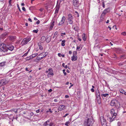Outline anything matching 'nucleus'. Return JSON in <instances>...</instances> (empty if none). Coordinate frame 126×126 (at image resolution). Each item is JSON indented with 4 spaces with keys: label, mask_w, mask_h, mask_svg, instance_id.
Masks as SVG:
<instances>
[{
    "label": "nucleus",
    "mask_w": 126,
    "mask_h": 126,
    "mask_svg": "<svg viewBox=\"0 0 126 126\" xmlns=\"http://www.w3.org/2000/svg\"><path fill=\"white\" fill-rule=\"evenodd\" d=\"M70 122L69 121H67V122H66L65 124V125H66V126H68V124H69Z\"/></svg>",
    "instance_id": "37998d69"
},
{
    "label": "nucleus",
    "mask_w": 126,
    "mask_h": 126,
    "mask_svg": "<svg viewBox=\"0 0 126 126\" xmlns=\"http://www.w3.org/2000/svg\"><path fill=\"white\" fill-rule=\"evenodd\" d=\"M34 8L35 7L34 6H31L29 7V9L30 10H32L34 9Z\"/></svg>",
    "instance_id": "58836bf2"
},
{
    "label": "nucleus",
    "mask_w": 126,
    "mask_h": 126,
    "mask_svg": "<svg viewBox=\"0 0 126 126\" xmlns=\"http://www.w3.org/2000/svg\"><path fill=\"white\" fill-rule=\"evenodd\" d=\"M28 54V53L27 52L25 53L24 55H23V56H26Z\"/></svg>",
    "instance_id": "13d9d810"
},
{
    "label": "nucleus",
    "mask_w": 126,
    "mask_h": 126,
    "mask_svg": "<svg viewBox=\"0 0 126 126\" xmlns=\"http://www.w3.org/2000/svg\"><path fill=\"white\" fill-rule=\"evenodd\" d=\"M119 65L120 66L122 65H123V63H119Z\"/></svg>",
    "instance_id": "774afa93"
},
{
    "label": "nucleus",
    "mask_w": 126,
    "mask_h": 126,
    "mask_svg": "<svg viewBox=\"0 0 126 126\" xmlns=\"http://www.w3.org/2000/svg\"><path fill=\"white\" fill-rule=\"evenodd\" d=\"M73 17L72 16L71 14H69L68 15V17L67 18L68 20H73Z\"/></svg>",
    "instance_id": "f3484780"
},
{
    "label": "nucleus",
    "mask_w": 126,
    "mask_h": 126,
    "mask_svg": "<svg viewBox=\"0 0 126 126\" xmlns=\"http://www.w3.org/2000/svg\"><path fill=\"white\" fill-rule=\"evenodd\" d=\"M75 13L77 14V17H79V14L78 13L77 11H76L75 12Z\"/></svg>",
    "instance_id": "09e8293b"
},
{
    "label": "nucleus",
    "mask_w": 126,
    "mask_h": 126,
    "mask_svg": "<svg viewBox=\"0 0 126 126\" xmlns=\"http://www.w3.org/2000/svg\"><path fill=\"white\" fill-rule=\"evenodd\" d=\"M82 48H81L80 46H77V50L79 51H80L81 49Z\"/></svg>",
    "instance_id": "f704fd0d"
},
{
    "label": "nucleus",
    "mask_w": 126,
    "mask_h": 126,
    "mask_svg": "<svg viewBox=\"0 0 126 126\" xmlns=\"http://www.w3.org/2000/svg\"><path fill=\"white\" fill-rule=\"evenodd\" d=\"M95 94L96 96V97L97 98L98 97H100V94L99 92L98 89L96 90V93Z\"/></svg>",
    "instance_id": "dca6fc26"
},
{
    "label": "nucleus",
    "mask_w": 126,
    "mask_h": 126,
    "mask_svg": "<svg viewBox=\"0 0 126 126\" xmlns=\"http://www.w3.org/2000/svg\"><path fill=\"white\" fill-rule=\"evenodd\" d=\"M65 106L63 105H61L59 106L58 110L59 111H62L63 110H64L65 109Z\"/></svg>",
    "instance_id": "f8f14e48"
},
{
    "label": "nucleus",
    "mask_w": 126,
    "mask_h": 126,
    "mask_svg": "<svg viewBox=\"0 0 126 126\" xmlns=\"http://www.w3.org/2000/svg\"><path fill=\"white\" fill-rule=\"evenodd\" d=\"M16 37L15 36H9V39L10 41H14L16 39Z\"/></svg>",
    "instance_id": "2eb2a0df"
},
{
    "label": "nucleus",
    "mask_w": 126,
    "mask_h": 126,
    "mask_svg": "<svg viewBox=\"0 0 126 126\" xmlns=\"http://www.w3.org/2000/svg\"><path fill=\"white\" fill-rule=\"evenodd\" d=\"M109 95V94H102L101 95L103 96L104 97H106Z\"/></svg>",
    "instance_id": "2f4dec72"
},
{
    "label": "nucleus",
    "mask_w": 126,
    "mask_h": 126,
    "mask_svg": "<svg viewBox=\"0 0 126 126\" xmlns=\"http://www.w3.org/2000/svg\"><path fill=\"white\" fill-rule=\"evenodd\" d=\"M58 33V32H56L54 33V36H56L57 35V34Z\"/></svg>",
    "instance_id": "49530a36"
},
{
    "label": "nucleus",
    "mask_w": 126,
    "mask_h": 126,
    "mask_svg": "<svg viewBox=\"0 0 126 126\" xmlns=\"http://www.w3.org/2000/svg\"><path fill=\"white\" fill-rule=\"evenodd\" d=\"M38 45L39 47V49L41 50H42L43 49V47L41 45V43H38Z\"/></svg>",
    "instance_id": "5701e85b"
},
{
    "label": "nucleus",
    "mask_w": 126,
    "mask_h": 126,
    "mask_svg": "<svg viewBox=\"0 0 126 126\" xmlns=\"http://www.w3.org/2000/svg\"><path fill=\"white\" fill-rule=\"evenodd\" d=\"M94 123L93 118L89 117L84 123V126H92Z\"/></svg>",
    "instance_id": "f257e3e1"
},
{
    "label": "nucleus",
    "mask_w": 126,
    "mask_h": 126,
    "mask_svg": "<svg viewBox=\"0 0 126 126\" xmlns=\"http://www.w3.org/2000/svg\"><path fill=\"white\" fill-rule=\"evenodd\" d=\"M121 34L123 35H126V32H123L121 33Z\"/></svg>",
    "instance_id": "ea45409f"
},
{
    "label": "nucleus",
    "mask_w": 126,
    "mask_h": 126,
    "mask_svg": "<svg viewBox=\"0 0 126 126\" xmlns=\"http://www.w3.org/2000/svg\"><path fill=\"white\" fill-rule=\"evenodd\" d=\"M6 62H2L0 63V66H4L6 63Z\"/></svg>",
    "instance_id": "b1692460"
},
{
    "label": "nucleus",
    "mask_w": 126,
    "mask_h": 126,
    "mask_svg": "<svg viewBox=\"0 0 126 126\" xmlns=\"http://www.w3.org/2000/svg\"><path fill=\"white\" fill-rule=\"evenodd\" d=\"M100 120L102 126H107L106 121L103 116L100 117Z\"/></svg>",
    "instance_id": "f03ea898"
},
{
    "label": "nucleus",
    "mask_w": 126,
    "mask_h": 126,
    "mask_svg": "<svg viewBox=\"0 0 126 126\" xmlns=\"http://www.w3.org/2000/svg\"><path fill=\"white\" fill-rule=\"evenodd\" d=\"M73 20H68V22L70 24H72L73 23Z\"/></svg>",
    "instance_id": "7c9ffc66"
},
{
    "label": "nucleus",
    "mask_w": 126,
    "mask_h": 126,
    "mask_svg": "<svg viewBox=\"0 0 126 126\" xmlns=\"http://www.w3.org/2000/svg\"><path fill=\"white\" fill-rule=\"evenodd\" d=\"M97 99L98 103L99 104H100L101 103L100 97H98L97 98Z\"/></svg>",
    "instance_id": "393cba45"
},
{
    "label": "nucleus",
    "mask_w": 126,
    "mask_h": 126,
    "mask_svg": "<svg viewBox=\"0 0 126 126\" xmlns=\"http://www.w3.org/2000/svg\"><path fill=\"white\" fill-rule=\"evenodd\" d=\"M21 5L22 6H24V3H23V2H22V3H21Z\"/></svg>",
    "instance_id": "69168bd1"
},
{
    "label": "nucleus",
    "mask_w": 126,
    "mask_h": 126,
    "mask_svg": "<svg viewBox=\"0 0 126 126\" xmlns=\"http://www.w3.org/2000/svg\"><path fill=\"white\" fill-rule=\"evenodd\" d=\"M120 93L122 94H124L125 95H126V92L124 93V91L123 89H121L120 90Z\"/></svg>",
    "instance_id": "bb28decb"
},
{
    "label": "nucleus",
    "mask_w": 126,
    "mask_h": 126,
    "mask_svg": "<svg viewBox=\"0 0 126 126\" xmlns=\"http://www.w3.org/2000/svg\"><path fill=\"white\" fill-rule=\"evenodd\" d=\"M46 40V38L45 36H42L41 39V42L42 43H43Z\"/></svg>",
    "instance_id": "a211bd4d"
},
{
    "label": "nucleus",
    "mask_w": 126,
    "mask_h": 126,
    "mask_svg": "<svg viewBox=\"0 0 126 126\" xmlns=\"http://www.w3.org/2000/svg\"><path fill=\"white\" fill-rule=\"evenodd\" d=\"M14 47L11 45L8 46L7 47V51L8 50L12 51L14 49Z\"/></svg>",
    "instance_id": "4468645a"
},
{
    "label": "nucleus",
    "mask_w": 126,
    "mask_h": 126,
    "mask_svg": "<svg viewBox=\"0 0 126 126\" xmlns=\"http://www.w3.org/2000/svg\"><path fill=\"white\" fill-rule=\"evenodd\" d=\"M0 47L1 50L3 52H5L7 51V47H6L5 44H1Z\"/></svg>",
    "instance_id": "20e7f679"
},
{
    "label": "nucleus",
    "mask_w": 126,
    "mask_h": 126,
    "mask_svg": "<svg viewBox=\"0 0 126 126\" xmlns=\"http://www.w3.org/2000/svg\"><path fill=\"white\" fill-rule=\"evenodd\" d=\"M66 34L65 32L63 33H62L61 34V36H63V35H65Z\"/></svg>",
    "instance_id": "a18cd8bd"
},
{
    "label": "nucleus",
    "mask_w": 126,
    "mask_h": 126,
    "mask_svg": "<svg viewBox=\"0 0 126 126\" xmlns=\"http://www.w3.org/2000/svg\"><path fill=\"white\" fill-rule=\"evenodd\" d=\"M43 10V8H41L40 9H39V10L41 11V12H42Z\"/></svg>",
    "instance_id": "e2e57ef3"
},
{
    "label": "nucleus",
    "mask_w": 126,
    "mask_h": 126,
    "mask_svg": "<svg viewBox=\"0 0 126 126\" xmlns=\"http://www.w3.org/2000/svg\"><path fill=\"white\" fill-rule=\"evenodd\" d=\"M77 52L76 51H74L73 53V56H76Z\"/></svg>",
    "instance_id": "e433bc0d"
},
{
    "label": "nucleus",
    "mask_w": 126,
    "mask_h": 126,
    "mask_svg": "<svg viewBox=\"0 0 126 126\" xmlns=\"http://www.w3.org/2000/svg\"><path fill=\"white\" fill-rule=\"evenodd\" d=\"M112 57L113 58L115 59H116L117 58L116 55L115 54H114L112 56Z\"/></svg>",
    "instance_id": "c756f323"
},
{
    "label": "nucleus",
    "mask_w": 126,
    "mask_h": 126,
    "mask_svg": "<svg viewBox=\"0 0 126 126\" xmlns=\"http://www.w3.org/2000/svg\"><path fill=\"white\" fill-rule=\"evenodd\" d=\"M40 110L39 109H38V110H36V112L37 113H39V112Z\"/></svg>",
    "instance_id": "0e129e2a"
},
{
    "label": "nucleus",
    "mask_w": 126,
    "mask_h": 126,
    "mask_svg": "<svg viewBox=\"0 0 126 126\" xmlns=\"http://www.w3.org/2000/svg\"><path fill=\"white\" fill-rule=\"evenodd\" d=\"M45 56L42 57H41V58L38 57H37V59L39 61L40 60L42 59L44 57H45L47 55V54H46L47 53H45Z\"/></svg>",
    "instance_id": "6ab92c4d"
},
{
    "label": "nucleus",
    "mask_w": 126,
    "mask_h": 126,
    "mask_svg": "<svg viewBox=\"0 0 126 126\" xmlns=\"http://www.w3.org/2000/svg\"><path fill=\"white\" fill-rule=\"evenodd\" d=\"M118 102L116 100H112L110 102V105L111 106H116L118 104Z\"/></svg>",
    "instance_id": "6e6552de"
},
{
    "label": "nucleus",
    "mask_w": 126,
    "mask_h": 126,
    "mask_svg": "<svg viewBox=\"0 0 126 126\" xmlns=\"http://www.w3.org/2000/svg\"><path fill=\"white\" fill-rule=\"evenodd\" d=\"M17 6L18 7V8L19 10V11L20 12H22V11H21V10L20 8V7L19 6V5L18 4H17Z\"/></svg>",
    "instance_id": "79ce46f5"
},
{
    "label": "nucleus",
    "mask_w": 126,
    "mask_h": 126,
    "mask_svg": "<svg viewBox=\"0 0 126 126\" xmlns=\"http://www.w3.org/2000/svg\"><path fill=\"white\" fill-rule=\"evenodd\" d=\"M63 73H64V76H65L66 74V73L65 72V70H63Z\"/></svg>",
    "instance_id": "c03bdc74"
},
{
    "label": "nucleus",
    "mask_w": 126,
    "mask_h": 126,
    "mask_svg": "<svg viewBox=\"0 0 126 126\" xmlns=\"http://www.w3.org/2000/svg\"><path fill=\"white\" fill-rule=\"evenodd\" d=\"M65 19V17L64 16L62 17V19L60 22L58 24V25H61L63 24L64 23Z\"/></svg>",
    "instance_id": "9b49d317"
},
{
    "label": "nucleus",
    "mask_w": 126,
    "mask_h": 126,
    "mask_svg": "<svg viewBox=\"0 0 126 126\" xmlns=\"http://www.w3.org/2000/svg\"><path fill=\"white\" fill-rule=\"evenodd\" d=\"M7 33L5 32L3 34V36H6V35H7Z\"/></svg>",
    "instance_id": "8fccbe9b"
},
{
    "label": "nucleus",
    "mask_w": 126,
    "mask_h": 126,
    "mask_svg": "<svg viewBox=\"0 0 126 126\" xmlns=\"http://www.w3.org/2000/svg\"><path fill=\"white\" fill-rule=\"evenodd\" d=\"M69 54H71L72 53V51H69Z\"/></svg>",
    "instance_id": "680f3d73"
},
{
    "label": "nucleus",
    "mask_w": 126,
    "mask_h": 126,
    "mask_svg": "<svg viewBox=\"0 0 126 126\" xmlns=\"http://www.w3.org/2000/svg\"><path fill=\"white\" fill-rule=\"evenodd\" d=\"M54 21H53L52 22V23L51 24V25L50 27V30H52L53 27V26H54Z\"/></svg>",
    "instance_id": "a878e982"
},
{
    "label": "nucleus",
    "mask_w": 126,
    "mask_h": 126,
    "mask_svg": "<svg viewBox=\"0 0 126 126\" xmlns=\"http://www.w3.org/2000/svg\"><path fill=\"white\" fill-rule=\"evenodd\" d=\"M112 114V117L113 118V119H114L116 116V113L115 112H114L113 114Z\"/></svg>",
    "instance_id": "c85d7f7f"
},
{
    "label": "nucleus",
    "mask_w": 126,
    "mask_h": 126,
    "mask_svg": "<svg viewBox=\"0 0 126 126\" xmlns=\"http://www.w3.org/2000/svg\"><path fill=\"white\" fill-rule=\"evenodd\" d=\"M73 0V3L74 5L76 7H78L80 5L79 0Z\"/></svg>",
    "instance_id": "0eeeda50"
},
{
    "label": "nucleus",
    "mask_w": 126,
    "mask_h": 126,
    "mask_svg": "<svg viewBox=\"0 0 126 126\" xmlns=\"http://www.w3.org/2000/svg\"><path fill=\"white\" fill-rule=\"evenodd\" d=\"M65 40H62V41L61 45L63 46H65Z\"/></svg>",
    "instance_id": "cd10ccee"
},
{
    "label": "nucleus",
    "mask_w": 126,
    "mask_h": 126,
    "mask_svg": "<svg viewBox=\"0 0 126 126\" xmlns=\"http://www.w3.org/2000/svg\"><path fill=\"white\" fill-rule=\"evenodd\" d=\"M50 120H47L44 124V126H55L54 124L52 122L49 123Z\"/></svg>",
    "instance_id": "7ed1b4c3"
},
{
    "label": "nucleus",
    "mask_w": 126,
    "mask_h": 126,
    "mask_svg": "<svg viewBox=\"0 0 126 126\" xmlns=\"http://www.w3.org/2000/svg\"><path fill=\"white\" fill-rule=\"evenodd\" d=\"M49 73L48 74L47 76L48 77L49 75H51L53 76L54 75L53 71L52 68H50L48 69Z\"/></svg>",
    "instance_id": "ddd939ff"
},
{
    "label": "nucleus",
    "mask_w": 126,
    "mask_h": 126,
    "mask_svg": "<svg viewBox=\"0 0 126 126\" xmlns=\"http://www.w3.org/2000/svg\"><path fill=\"white\" fill-rule=\"evenodd\" d=\"M22 10L24 11H25L26 9L24 7H23L22 8Z\"/></svg>",
    "instance_id": "864d4df0"
},
{
    "label": "nucleus",
    "mask_w": 126,
    "mask_h": 126,
    "mask_svg": "<svg viewBox=\"0 0 126 126\" xmlns=\"http://www.w3.org/2000/svg\"><path fill=\"white\" fill-rule=\"evenodd\" d=\"M54 101L55 102H56L57 101V99H55L54 100Z\"/></svg>",
    "instance_id": "338daca9"
},
{
    "label": "nucleus",
    "mask_w": 126,
    "mask_h": 126,
    "mask_svg": "<svg viewBox=\"0 0 126 126\" xmlns=\"http://www.w3.org/2000/svg\"><path fill=\"white\" fill-rule=\"evenodd\" d=\"M114 119H113V118L112 117H110L109 118L110 119V122H112L113 120H114Z\"/></svg>",
    "instance_id": "473e14b6"
},
{
    "label": "nucleus",
    "mask_w": 126,
    "mask_h": 126,
    "mask_svg": "<svg viewBox=\"0 0 126 126\" xmlns=\"http://www.w3.org/2000/svg\"><path fill=\"white\" fill-rule=\"evenodd\" d=\"M27 60H29L31 59H33V57H32V56H30L29 57H27Z\"/></svg>",
    "instance_id": "72a5a7b5"
},
{
    "label": "nucleus",
    "mask_w": 126,
    "mask_h": 126,
    "mask_svg": "<svg viewBox=\"0 0 126 126\" xmlns=\"http://www.w3.org/2000/svg\"><path fill=\"white\" fill-rule=\"evenodd\" d=\"M126 58V56L125 54H124L121 55L120 56V59H125Z\"/></svg>",
    "instance_id": "412c9836"
},
{
    "label": "nucleus",
    "mask_w": 126,
    "mask_h": 126,
    "mask_svg": "<svg viewBox=\"0 0 126 126\" xmlns=\"http://www.w3.org/2000/svg\"><path fill=\"white\" fill-rule=\"evenodd\" d=\"M30 37L24 39L21 42V44L22 45H24L27 44L31 40Z\"/></svg>",
    "instance_id": "39448f33"
},
{
    "label": "nucleus",
    "mask_w": 126,
    "mask_h": 126,
    "mask_svg": "<svg viewBox=\"0 0 126 126\" xmlns=\"http://www.w3.org/2000/svg\"><path fill=\"white\" fill-rule=\"evenodd\" d=\"M40 22V21L39 20H38V21H37L36 22V23L37 24H39Z\"/></svg>",
    "instance_id": "5fc2aeb1"
},
{
    "label": "nucleus",
    "mask_w": 126,
    "mask_h": 126,
    "mask_svg": "<svg viewBox=\"0 0 126 126\" xmlns=\"http://www.w3.org/2000/svg\"><path fill=\"white\" fill-rule=\"evenodd\" d=\"M115 50L116 53L119 54L122 53V52L124 51V50L121 48H115Z\"/></svg>",
    "instance_id": "1a4fd4ad"
},
{
    "label": "nucleus",
    "mask_w": 126,
    "mask_h": 126,
    "mask_svg": "<svg viewBox=\"0 0 126 126\" xmlns=\"http://www.w3.org/2000/svg\"><path fill=\"white\" fill-rule=\"evenodd\" d=\"M111 113L112 114L114 112V110L113 109H112L110 111Z\"/></svg>",
    "instance_id": "a19ab883"
},
{
    "label": "nucleus",
    "mask_w": 126,
    "mask_h": 126,
    "mask_svg": "<svg viewBox=\"0 0 126 126\" xmlns=\"http://www.w3.org/2000/svg\"><path fill=\"white\" fill-rule=\"evenodd\" d=\"M36 56V55L35 54H32V56H31L32 57H33V58L34 57H35Z\"/></svg>",
    "instance_id": "de8ad7c7"
},
{
    "label": "nucleus",
    "mask_w": 126,
    "mask_h": 126,
    "mask_svg": "<svg viewBox=\"0 0 126 126\" xmlns=\"http://www.w3.org/2000/svg\"><path fill=\"white\" fill-rule=\"evenodd\" d=\"M0 81L2 86L5 85L8 82V81L5 79H3L0 80Z\"/></svg>",
    "instance_id": "9d476101"
},
{
    "label": "nucleus",
    "mask_w": 126,
    "mask_h": 126,
    "mask_svg": "<svg viewBox=\"0 0 126 126\" xmlns=\"http://www.w3.org/2000/svg\"><path fill=\"white\" fill-rule=\"evenodd\" d=\"M59 6V5H57L55 8V13H57L58 11Z\"/></svg>",
    "instance_id": "4be33fe9"
},
{
    "label": "nucleus",
    "mask_w": 126,
    "mask_h": 126,
    "mask_svg": "<svg viewBox=\"0 0 126 126\" xmlns=\"http://www.w3.org/2000/svg\"><path fill=\"white\" fill-rule=\"evenodd\" d=\"M77 59V56H73L71 57V60L72 61H75Z\"/></svg>",
    "instance_id": "aec40b11"
},
{
    "label": "nucleus",
    "mask_w": 126,
    "mask_h": 126,
    "mask_svg": "<svg viewBox=\"0 0 126 126\" xmlns=\"http://www.w3.org/2000/svg\"><path fill=\"white\" fill-rule=\"evenodd\" d=\"M102 6L104 8L105 7V5L104 2H103Z\"/></svg>",
    "instance_id": "4d7b16f0"
},
{
    "label": "nucleus",
    "mask_w": 126,
    "mask_h": 126,
    "mask_svg": "<svg viewBox=\"0 0 126 126\" xmlns=\"http://www.w3.org/2000/svg\"><path fill=\"white\" fill-rule=\"evenodd\" d=\"M5 43L6 44L7 46H9L10 44H11L10 42H9V41H6Z\"/></svg>",
    "instance_id": "4c0bfd02"
},
{
    "label": "nucleus",
    "mask_w": 126,
    "mask_h": 126,
    "mask_svg": "<svg viewBox=\"0 0 126 126\" xmlns=\"http://www.w3.org/2000/svg\"><path fill=\"white\" fill-rule=\"evenodd\" d=\"M48 110L50 112V113H52L53 111L51 110V109H49Z\"/></svg>",
    "instance_id": "603ef678"
},
{
    "label": "nucleus",
    "mask_w": 126,
    "mask_h": 126,
    "mask_svg": "<svg viewBox=\"0 0 126 126\" xmlns=\"http://www.w3.org/2000/svg\"><path fill=\"white\" fill-rule=\"evenodd\" d=\"M38 31V29H37L36 30H34L33 31V32L35 33H37Z\"/></svg>",
    "instance_id": "c9c22d12"
},
{
    "label": "nucleus",
    "mask_w": 126,
    "mask_h": 126,
    "mask_svg": "<svg viewBox=\"0 0 126 126\" xmlns=\"http://www.w3.org/2000/svg\"><path fill=\"white\" fill-rule=\"evenodd\" d=\"M28 20L29 21H30L31 22H32V20L30 18H29Z\"/></svg>",
    "instance_id": "052dcab7"
},
{
    "label": "nucleus",
    "mask_w": 126,
    "mask_h": 126,
    "mask_svg": "<svg viewBox=\"0 0 126 126\" xmlns=\"http://www.w3.org/2000/svg\"><path fill=\"white\" fill-rule=\"evenodd\" d=\"M65 97L66 98H68L69 97V96L68 95H66L65 96Z\"/></svg>",
    "instance_id": "bf43d9fd"
},
{
    "label": "nucleus",
    "mask_w": 126,
    "mask_h": 126,
    "mask_svg": "<svg viewBox=\"0 0 126 126\" xmlns=\"http://www.w3.org/2000/svg\"><path fill=\"white\" fill-rule=\"evenodd\" d=\"M58 55L59 56L61 57L62 56V55L60 53H58Z\"/></svg>",
    "instance_id": "3c124183"
},
{
    "label": "nucleus",
    "mask_w": 126,
    "mask_h": 126,
    "mask_svg": "<svg viewBox=\"0 0 126 126\" xmlns=\"http://www.w3.org/2000/svg\"><path fill=\"white\" fill-rule=\"evenodd\" d=\"M110 10L109 8H107L103 11L102 13L101 14V17L103 18H104L105 15L108 13L109 12Z\"/></svg>",
    "instance_id": "423d86ee"
},
{
    "label": "nucleus",
    "mask_w": 126,
    "mask_h": 126,
    "mask_svg": "<svg viewBox=\"0 0 126 126\" xmlns=\"http://www.w3.org/2000/svg\"><path fill=\"white\" fill-rule=\"evenodd\" d=\"M91 91L92 92H94V89L93 88H92L91 89Z\"/></svg>",
    "instance_id": "6e6d98bb"
}]
</instances>
